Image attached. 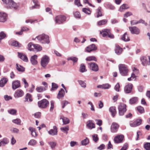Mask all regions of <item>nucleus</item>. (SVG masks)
<instances>
[{
    "mask_svg": "<svg viewBox=\"0 0 150 150\" xmlns=\"http://www.w3.org/2000/svg\"><path fill=\"white\" fill-rule=\"evenodd\" d=\"M128 147V144H127L125 143L124 144L122 148L120 150H126L127 149Z\"/></svg>",
    "mask_w": 150,
    "mask_h": 150,
    "instance_id": "nucleus-62",
    "label": "nucleus"
},
{
    "mask_svg": "<svg viewBox=\"0 0 150 150\" xmlns=\"http://www.w3.org/2000/svg\"><path fill=\"white\" fill-rule=\"evenodd\" d=\"M49 61L50 58L47 55H44L41 59V65L42 67L45 68L49 63Z\"/></svg>",
    "mask_w": 150,
    "mask_h": 150,
    "instance_id": "nucleus-5",
    "label": "nucleus"
},
{
    "mask_svg": "<svg viewBox=\"0 0 150 150\" xmlns=\"http://www.w3.org/2000/svg\"><path fill=\"white\" fill-rule=\"evenodd\" d=\"M120 86L119 83H117L114 87L115 90L117 92L119 91Z\"/></svg>",
    "mask_w": 150,
    "mask_h": 150,
    "instance_id": "nucleus-59",
    "label": "nucleus"
},
{
    "mask_svg": "<svg viewBox=\"0 0 150 150\" xmlns=\"http://www.w3.org/2000/svg\"><path fill=\"white\" fill-rule=\"evenodd\" d=\"M101 8L100 7H99L97 10L96 14L97 18H98L102 16L101 13Z\"/></svg>",
    "mask_w": 150,
    "mask_h": 150,
    "instance_id": "nucleus-33",
    "label": "nucleus"
},
{
    "mask_svg": "<svg viewBox=\"0 0 150 150\" xmlns=\"http://www.w3.org/2000/svg\"><path fill=\"white\" fill-rule=\"evenodd\" d=\"M126 106L125 104H122L119 106L118 109L119 110V114L120 116H122L124 115L126 112L127 109Z\"/></svg>",
    "mask_w": 150,
    "mask_h": 150,
    "instance_id": "nucleus-7",
    "label": "nucleus"
},
{
    "mask_svg": "<svg viewBox=\"0 0 150 150\" xmlns=\"http://www.w3.org/2000/svg\"><path fill=\"white\" fill-rule=\"evenodd\" d=\"M129 8V7L127 4H124L120 6L119 11L120 12H122L128 8Z\"/></svg>",
    "mask_w": 150,
    "mask_h": 150,
    "instance_id": "nucleus-27",
    "label": "nucleus"
},
{
    "mask_svg": "<svg viewBox=\"0 0 150 150\" xmlns=\"http://www.w3.org/2000/svg\"><path fill=\"white\" fill-rule=\"evenodd\" d=\"M48 144L50 145L51 148L52 149L55 148L57 145V143L55 142H48Z\"/></svg>",
    "mask_w": 150,
    "mask_h": 150,
    "instance_id": "nucleus-34",
    "label": "nucleus"
},
{
    "mask_svg": "<svg viewBox=\"0 0 150 150\" xmlns=\"http://www.w3.org/2000/svg\"><path fill=\"white\" fill-rule=\"evenodd\" d=\"M12 45L15 47H21V44L19 43L17 41H13V42Z\"/></svg>",
    "mask_w": 150,
    "mask_h": 150,
    "instance_id": "nucleus-49",
    "label": "nucleus"
},
{
    "mask_svg": "<svg viewBox=\"0 0 150 150\" xmlns=\"http://www.w3.org/2000/svg\"><path fill=\"white\" fill-rule=\"evenodd\" d=\"M9 142L8 140L6 138H4L1 141L2 146L7 144Z\"/></svg>",
    "mask_w": 150,
    "mask_h": 150,
    "instance_id": "nucleus-42",
    "label": "nucleus"
},
{
    "mask_svg": "<svg viewBox=\"0 0 150 150\" xmlns=\"http://www.w3.org/2000/svg\"><path fill=\"white\" fill-rule=\"evenodd\" d=\"M87 71L86 69V67L83 64H81V65L80 67V71L81 72H85Z\"/></svg>",
    "mask_w": 150,
    "mask_h": 150,
    "instance_id": "nucleus-39",
    "label": "nucleus"
},
{
    "mask_svg": "<svg viewBox=\"0 0 150 150\" xmlns=\"http://www.w3.org/2000/svg\"><path fill=\"white\" fill-rule=\"evenodd\" d=\"M7 15L6 13L0 12V22H5L7 19Z\"/></svg>",
    "mask_w": 150,
    "mask_h": 150,
    "instance_id": "nucleus-16",
    "label": "nucleus"
},
{
    "mask_svg": "<svg viewBox=\"0 0 150 150\" xmlns=\"http://www.w3.org/2000/svg\"><path fill=\"white\" fill-rule=\"evenodd\" d=\"M4 6L8 9H18L19 5L15 2L13 0H2Z\"/></svg>",
    "mask_w": 150,
    "mask_h": 150,
    "instance_id": "nucleus-1",
    "label": "nucleus"
},
{
    "mask_svg": "<svg viewBox=\"0 0 150 150\" xmlns=\"http://www.w3.org/2000/svg\"><path fill=\"white\" fill-rule=\"evenodd\" d=\"M39 42L43 44L47 43L50 42L49 38V36L43 34L40 35L36 37Z\"/></svg>",
    "mask_w": 150,
    "mask_h": 150,
    "instance_id": "nucleus-2",
    "label": "nucleus"
},
{
    "mask_svg": "<svg viewBox=\"0 0 150 150\" xmlns=\"http://www.w3.org/2000/svg\"><path fill=\"white\" fill-rule=\"evenodd\" d=\"M119 127V125L117 123L115 122L112 123L111 127V132L113 133L116 132Z\"/></svg>",
    "mask_w": 150,
    "mask_h": 150,
    "instance_id": "nucleus-11",
    "label": "nucleus"
},
{
    "mask_svg": "<svg viewBox=\"0 0 150 150\" xmlns=\"http://www.w3.org/2000/svg\"><path fill=\"white\" fill-rule=\"evenodd\" d=\"M144 147L146 150H150V143L147 142L144 144Z\"/></svg>",
    "mask_w": 150,
    "mask_h": 150,
    "instance_id": "nucleus-48",
    "label": "nucleus"
},
{
    "mask_svg": "<svg viewBox=\"0 0 150 150\" xmlns=\"http://www.w3.org/2000/svg\"><path fill=\"white\" fill-rule=\"evenodd\" d=\"M12 122L15 124H19L21 123V120L19 119H16L13 120Z\"/></svg>",
    "mask_w": 150,
    "mask_h": 150,
    "instance_id": "nucleus-58",
    "label": "nucleus"
},
{
    "mask_svg": "<svg viewBox=\"0 0 150 150\" xmlns=\"http://www.w3.org/2000/svg\"><path fill=\"white\" fill-rule=\"evenodd\" d=\"M25 99V100H24V102H31L33 101V99L31 95L28 93L26 94Z\"/></svg>",
    "mask_w": 150,
    "mask_h": 150,
    "instance_id": "nucleus-26",
    "label": "nucleus"
},
{
    "mask_svg": "<svg viewBox=\"0 0 150 150\" xmlns=\"http://www.w3.org/2000/svg\"><path fill=\"white\" fill-rule=\"evenodd\" d=\"M16 69L17 70L21 72H23L25 71V68L21 65L18 66V64H16Z\"/></svg>",
    "mask_w": 150,
    "mask_h": 150,
    "instance_id": "nucleus-36",
    "label": "nucleus"
},
{
    "mask_svg": "<svg viewBox=\"0 0 150 150\" xmlns=\"http://www.w3.org/2000/svg\"><path fill=\"white\" fill-rule=\"evenodd\" d=\"M87 126L88 128L91 129L93 128H95V124L93 122L92 120H89L87 122Z\"/></svg>",
    "mask_w": 150,
    "mask_h": 150,
    "instance_id": "nucleus-24",
    "label": "nucleus"
},
{
    "mask_svg": "<svg viewBox=\"0 0 150 150\" xmlns=\"http://www.w3.org/2000/svg\"><path fill=\"white\" fill-rule=\"evenodd\" d=\"M48 133L52 135H56L57 134V128L56 126L53 127V129H50L48 132Z\"/></svg>",
    "mask_w": 150,
    "mask_h": 150,
    "instance_id": "nucleus-17",
    "label": "nucleus"
},
{
    "mask_svg": "<svg viewBox=\"0 0 150 150\" xmlns=\"http://www.w3.org/2000/svg\"><path fill=\"white\" fill-rule=\"evenodd\" d=\"M34 45L32 44L31 42L29 43L28 45V49L30 51L34 50Z\"/></svg>",
    "mask_w": 150,
    "mask_h": 150,
    "instance_id": "nucleus-47",
    "label": "nucleus"
},
{
    "mask_svg": "<svg viewBox=\"0 0 150 150\" xmlns=\"http://www.w3.org/2000/svg\"><path fill=\"white\" fill-rule=\"evenodd\" d=\"M89 142V139L87 138H86L81 141V144L82 145L85 146L88 144Z\"/></svg>",
    "mask_w": 150,
    "mask_h": 150,
    "instance_id": "nucleus-46",
    "label": "nucleus"
},
{
    "mask_svg": "<svg viewBox=\"0 0 150 150\" xmlns=\"http://www.w3.org/2000/svg\"><path fill=\"white\" fill-rule=\"evenodd\" d=\"M54 102L53 100H51L50 101L51 107L50 109V111H52L54 108Z\"/></svg>",
    "mask_w": 150,
    "mask_h": 150,
    "instance_id": "nucleus-60",
    "label": "nucleus"
},
{
    "mask_svg": "<svg viewBox=\"0 0 150 150\" xmlns=\"http://www.w3.org/2000/svg\"><path fill=\"white\" fill-rule=\"evenodd\" d=\"M29 130L31 134L32 137H36L37 136L38 134L36 132L35 128L31 127H30L29 128Z\"/></svg>",
    "mask_w": 150,
    "mask_h": 150,
    "instance_id": "nucleus-25",
    "label": "nucleus"
},
{
    "mask_svg": "<svg viewBox=\"0 0 150 150\" xmlns=\"http://www.w3.org/2000/svg\"><path fill=\"white\" fill-rule=\"evenodd\" d=\"M86 60L87 61H96L97 59L96 57H95L94 56H89L86 58Z\"/></svg>",
    "mask_w": 150,
    "mask_h": 150,
    "instance_id": "nucleus-35",
    "label": "nucleus"
},
{
    "mask_svg": "<svg viewBox=\"0 0 150 150\" xmlns=\"http://www.w3.org/2000/svg\"><path fill=\"white\" fill-rule=\"evenodd\" d=\"M21 86L20 82L18 80L13 81L12 83V88L13 89L15 90Z\"/></svg>",
    "mask_w": 150,
    "mask_h": 150,
    "instance_id": "nucleus-15",
    "label": "nucleus"
},
{
    "mask_svg": "<svg viewBox=\"0 0 150 150\" xmlns=\"http://www.w3.org/2000/svg\"><path fill=\"white\" fill-rule=\"evenodd\" d=\"M111 85L108 83H106L103 84L102 85H100L97 86L98 88H100L105 89H109Z\"/></svg>",
    "mask_w": 150,
    "mask_h": 150,
    "instance_id": "nucleus-28",
    "label": "nucleus"
},
{
    "mask_svg": "<svg viewBox=\"0 0 150 150\" xmlns=\"http://www.w3.org/2000/svg\"><path fill=\"white\" fill-rule=\"evenodd\" d=\"M82 11L86 14L89 15L91 13V11L88 8H83L82 9Z\"/></svg>",
    "mask_w": 150,
    "mask_h": 150,
    "instance_id": "nucleus-50",
    "label": "nucleus"
},
{
    "mask_svg": "<svg viewBox=\"0 0 150 150\" xmlns=\"http://www.w3.org/2000/svg\"><path fill=\"white\" fill-rule=\"evenodd\" d=\"M37 143V141L33 139L30 140L28 142V144L31 146H34Z\"/></svg>",
    "mask_w": 150,
    "mask_h": 150,
    "instance_id": "nucleus-43",
    "label": "nucleus"
},
{
    "mask_svg": "<svg viewBox=\"0 0 150 150\" xmlns=\"http://www.w3.org/2000/svg\"><path fill=\"white\" fill-rule=\"evenodd\" d=\"M38 56L36 55H34L31 57L30 58V62L31 64L33 65H35L38 63L37 61Z\"/></svg>",
    "mask_w": 150,
    "mask_h": 150,
    "instance_id": "nucleus-21",
    "label": "nucleus"
},
{
    "mask_svg": "<svg viewBox=\"0 0 150 150\" xmlns=\"http://www.w3.org/2000/svg\"><path fill=\"white\" fill-rule=\"evenodd\" d=\"M8 79H7L5 78H2L0 81V86L1 87H4Z\"/></svg>",
    "mask_w": 150,
    "mask_h": 150,
    "instance_id": "nucleus-29",
    "label": "nucleus"
},
{
    "mask_svg": "<svg viewBox=\"0 0 150 150\" xmlns=\"http://www.w3.org/2000/svg\"><path fill=\"white\" fill-rule=\"evenodd\" d=\"M103 32H106L108 34V37L111 38H114V36L112 34H111L110 32V30L109 29H105L102 30Z\"/></svg>",
    "mask_w": 150,
    "mask_h": 150,
    "instance_id": "nucleus-31",
    "label": "nucleus"
},
{
    "mask_svg": "<svg viewBox=\"0 0 150 150\" xmlns=\"http://www.w3.org/2000/svg\"><path fill=\"white\" fill-rule=\"evenodd\" d=\"M74 3L75 4L78 6H82V5L80 4L79 0H75Z\"/></svg>",
    "mask_w": 150,
    "mask_h": 150,
    "instance_id": "nucleus-63",
    "label": "nucleus"
},
{
    "mask_svg": "<svg viewBox=\"0 0 150 150\" xmlns=\"http://www.w3.org/2000/svg\"><path fill=\"white\" fill-rule=\"evenodd\" d=\"M107 22V20L106 19H104L101 20L98 22V25H101L105 24Z\"/></svg>",
    "mask_w": 150,
    "mask_h": 150,
    "instance_id": "nucleus-38",
    "label": "nucleus"
},
{
    "mask_svg": "<svg viewBox=\"0 0 150 150\" xmlns=\"http://www.w3.org/2000/svg\"><path fill=\"white\" fill-rule=\"evenodd\" d=\"M109 111L111 113L112 116L114 117L117 113L116 107L115 106H112L109 108Z\"/></svg>",
    "mask_w": 150,
    "mask_h": 150,
    "instance_id": "nucleus-20",
    "label": "nucleus"
},
{
    "mask_svg": "<svg viewBox=\"0 0 150 150\" xmlns=\"http://www.w3.org/2000/svg\"><path fill=\"white\" fill-rule=\"evenodd\" d=\"M121 39L125 42H127L130 41V38L128 35L127 33H125L123 35H122Z\"/></svg>",
    "mask_w": 150,
    "mask_h": 150,
    "instance_id": "nucleus-23",
    "label": "nucleus"
},
{
    "mask_svg": "<svg viewBox=\"0 0 150 150\" xmlns=\"http://www.w3.org/2000/svg\"><path fill=\"white\" fill-rule=\"evenodd\" d=\"M34 49L38 51H40L42 50V47L39 45L38 44L34 45L33 46Z\"/></svg>",
    "mask_w": 150,
    "mask_h": 150,
    "instance_id": "nucleus-40",
    "label": "nucleus"
},
{
    "mask_svg": "<svg viewBox=\"0 0 150 150\" xmlns=\"http://www.w3.org/2000/svg\"><path fill=\"white\" fill-rule=\"evenodd\" d=\"M124 136L122 135H119L115 137L114 138V142L116 143H119L122 142L123 140Z\"/></svg>",
    "mask_w": 150,
    "mask_h": 150,
    "instance_id": "nucleus-9",
    "label": "nucleus"
},
{
    "mask_svg": "<svg viewBox=\"0 0 150 150\" xmlns=\"http://www.w3.org/2000/svg\"><path fill=\"white\" fill-rule=\"evenodd\" d=\"M92 137L93 140L95 142H96L98 140V135L97 134H94L93 135Z\"/></svg>",
    "mask_w": 150,
    "mask_h": 150,
    "instance_id": "nucleus-57",
    "label": "nucleus"
},
{
    "mask_svg": "<svg viewBox=\"0 0 150 150\" xmlns=\"http://www.w3.org/2000/svg\"><path fill=\"white\" fill-rule=\"evenodd\" d=\"M136 122L137 126L140 125L142 123V120L141 119H138L135 121Z\"/></svg>",
    "mask_w": 150,
    "mask_h": 150,
    "instance_id": "nucleus-61",
    "label": "nucleus"
},
{
    "mask_svg": "<svg viewBox=\"0 0 150 150\" xmlns=\"http://www.w3.org/2000/svg\"><path fill=\"white\" fill-rule=\"evenodd\" d=\"M6 37V34L3 32L0 33V42H1L2 39H4Z\"/></svg>",
    "mask_w": 150,
    "mask_h": 150,
    "instance_id": "nucleus-53",
    "label": "nucleus"
},
{
    "mask_svg": "<svg viewBox=\"0 0 150 150\" xmlns=\"http://www.w3.org/2000/svg\"><path fill=\"white\" fill-rule=\"evenodd\" d=\"M129 28L132 34L138 35L140 33V30L136 26L129 27Z\"/></svg>",
    "mask_w": 150,
    "mask_h": 150,
    "instance_id": "nucleus-8",
    "label": "nucleus"
},
{
    "mask_svg": "<svg viewBox=\"0 0 150 150\" xmlns=\"http://www.w3.org/2000/svg\"><path fill=\"white\" fill-rule=\"evenodd\" d=\"M8 112L10 114L14 115H15L17 112V110L14 109H11L8 110Z\"/></svg>",
    "mask_w": 150,
    "mask_h": 150,
    "instance_id": "nucleus-54",
    "label": "nucleus"
},
{
    "mask_svg": "<svg viewBox=\"0 0 150 150\" xmlns=\"http://www.w3.org/2000/svg\"><path fill=\"white\" fill-rule=\"evenodd\" d=\"M78 82L79 84L83 88H85L86 87V84L85 82L82 80H78Z\"/></svg>",
    "mask_w": 150,
    "mask_h": 150,
    "instance_id": "nucleus-45",
    "label": "nucleus"
},
{
    "mask_svg": "<svg viewBox=\"0 0 150 150\" xmlns=\"http://www.w3.org/2000/svg\"><path fill=\"white\" fill-rule=\"evenodd\" d=\"M74 17L76 18H81V15L79 12L76 11L74 13Z\"/></svg>",
    "mask_w": 150,
    "mask_h": 150,
    "instance_id": "nucleus-55",
    "label": "nucleus"
},
{
    "mask_svg": "<svg viewBox=\"0 0 150 150\" xmlns=\"http://www.w3.org/2000/svg\"><path fill=\"white\" fill-rule=\"evenodd\" d=\"M133 85L131 83H129L126 85L125 87L124 91L126 93H129L132 91Z\"/></svg>",
    "mask_w": 150,
    "mask_h": 150,
    "instance_id": "nucleus-12",
    "label": "nucleus"
},
{
    "mask_svg": "<svg viewBox=\"0 0 150 150\" xmlns=\"http://www.w3.org/2000/svg\"><path fill=\"white\" fill-rule=\"evenodd\" d=\"M52 87L51 89V91H53L56 90L58 87V86L57 84L54 83H52Z\"/></svg>",
    "mask_w": 150,
    "mask_h": 150,
    "instance_id": "nucleus-44",
    "label": "nucleus"
},
{
    "mask_svg": "<svg viewBox=\"0 0 150 150\" xmlns=\"http://www.w3.org/2000/svg\"><path fill=\"white\" fill-rule=\"evenodd\" d=\"M66 17L63 15H59L56 16L55 18V21L56 23L60 24L66 21Z\"/></svg>",
    "mask_w": 150,
    "mask_h": 150,
    "instance_id": "nucleus-6",
    "label": "nucleus"
},
{
    "mask_svg": "<svg viewBox=\"0 0 150 150\" xmlns=\"http://www.w3.org/2000/svg\"><path fill=\"white\" fill-rule=\"evenodd\" d=\"M97 49L96 46L94 44H92L88 46L86 49V51L88 52H90L96 50Z\"/></svg>",
    "mask_w": 150,
    "mask_h": 150,
    "instance_id": "nucleus-14",
    "label": "nucleus"
},
{
    "mask_svg": "<svg viewBox=\"0 0 150 150\" xmlns=\"http://www.w3.org/2000/svg\"><path fill=\"white\" fill-rule=\"evenodd\" d=\"M137 109L138 111L141 113H142L144 112V108L143 107L139 106L137 107Z\"/></svg>",
    "mask_w": 150,
    "mask_h": 150,
    "instance_id": "nucleus-52",
    "label": "nucleus"
},
{
    "mask_svg": "<svg viewBox=\"0 0 150 150\" xmlns=\"http://www.w3.org/2000/svg\"><path fill=\"white\" fill-rule=\"evenodd\" d=\"M65 94V91L64 89L61 88L57 94V98L59 99L62 98L64 97Z\"/></svg>",
    "mask_w": 150,
    "mask_h": 150,
    "instance_id": "nucleus-19",
    "label": "nucleus"
},
{
    "mask_svg": "<svg viewBox=\"0 0 150 150\" xmlns=\"http://www.w3.org/2000/svg\"><path fill=\"white\" fill-rule=\"evenodd\" d=\"M122 49L118 45H116L115 49V53L117 55H120L121 54L122 52Z\"/></svg>",
    "mask_w": 150,
    "mask_h": 150,
    "instance_id": "nucleus-22",
    "label": "nucleus"
},
{
    "mask_svg": "<svg viewBox=\"0 0 150 150\" xmlns=\"http://www.w3.org/2000/svg\"><path fill=\"white\" fill-rule=\"evenodd\" d=\"M61 130L64 133H66V134L68 133V131L69 130L68 126H66L65 127H62L61 128Z\"/></svg>",
    "mask_w": 150,
    "mask_h": 150,
    "instance_id": "nucleus-41",
    "label": "nucleus"
},
{
    "mask_svg": "<svg viewBox=\"0 0 150 150\" xmlns=\"http://www.w3.org/2000/svg\"><path fill=\"white\" fill-rule=\"evenodd\" d=\"M96 122V124L99 126H100L102 124V121L100 120H95Z\"/></svg>",
    "mask_w": 150,
    "mask_h": 150,
    "instance_id": "nucleus-64",
    "label": "nucleus"
},
{
    "mask_svg": "<svg viewBox=\"0 0 150 150\" xmlns=\"http://www.w3.org/2000/svg\"><path fill=\"white\" fill-rule=\"evenodd\" d=\"M32 1L35 4V5L31 8V9H33L34 8H37L39 7L40 5L38 4V0H32Z\"/></svg>",
    "mask_w": 150,
    "mask_h": 150,
    "instance_id": "nucleus-32",
    "label": "nucleus"
},
{
    "mask_svg": "<svg viewBox=\"0 0 150 150\" xmlns=\"http://www.w3.org/2000/svg\"><path fill=\"white\" fill-rule=\"evenodd\" d=\"M68 60H71L74 62H76L77 61L78 59L77 58L75 57H71L68 58L67 59Z\"/></svg>",
    "mask_w": 150,
    "mask_h": 150,
    "instance_id": "nucleus-56",
    "label": "nucleus"
},
{
    "mask_svg": "<svg viewBox=\"0 0 150 150\" xmlns=\"http://www.w3.org/2000/svg\"><path fill=\"white\" fill-rule=\"evenodd\" d=\"M138 100L137 97H134L131 99L129 100V103L131 104L135 103Z\"/></svg>",
    "mask_w": 150,
    "mask_h": 150,
    "instance_id": "nucleus-37",
    "label": "nucleus"
},
{
    "mask_svg": "<svg viewBox=\"0 0 150 150\" xmlns=\"http://www.w3.org/2000/svg\"><path fill=\"white\" fill-rule=\"evenodd\" d=\"M49 104V101L46 99H43L38 102V107L42 108H47Z\"/></svg>",
    "mask_w": 150,
    "mask_h": 150,
    "instance_id": "nucleus-4",
    "label": "nucleus"
},
{
    "mask_svg": "<svg viewBox=\"0 0 150 150\" xmlns=\"http://www.w3.org/2000/svg\"><path fill=\"white\" fill-rule=\"evenodd\" d=\"M24 94V92L21 89L16 90L14 94V96L15 98H19L22 97Z\"/></svg>",
    "mask_w": 150,
    "mask_h": 150,
    "instance_id": "nucleus-10",
    "label": "nucleus"
},
{
    "mask_svg": "<svg viewBox=\"0 0 150 150\" xmlns=\"http://www.w3.org/2000/svg\"><path fill=\"white\" fill-rule=\"evenodd\" d=\"M36 90L38 92H41L43 91H45V88L43 87L40 86L37 87Z\"/></svg>",
    "mask_w": 150,
    "mask_h": 150,
    "instance_id": "nucleus-51",
    "label": "nucleus"
},
{
    "mask_svg": "<svg viewBox=\"0 0 150 150\" xmlns=\"http://www.w3.org/2000/svg\"><path fill=\"white\" fill-rule=\"evenodd\" d=\"M119 69L120 74L122 76L128 75V69L127 66L124 64H120L119 65Z\"/></svg>",
    "mask_w": 150,
    "mask_h": 150,
    "instance_id": "nucleus-3",
    "label": "nucleus"
},
{
    "mask_svg": "<svg viewBox=\"0 0 150 150\" xmlns=\"http://www.w3.org/2000/svg\"><path fill=\"white\" fill-rule=\"evenodd\" d=\"M89 65L90 69L95 71H97L98 70V65L95 63H89Z\"/></svg>",
    "mask_w": 150,
    "mask_h": 150,
    "instance_id": "nucleus-13",
    "label": "nucleus"
},
{
    "mask_svg": "<svg viewBox=\"0 0 150 150\" xmlns=\"http://www.w3.org/2000/svg\"><path fill=\"white\" fill-rule=\"evenodd\" d=\"M60 120H62L63 124L65 125L69 124V120L68 118H67L66 117H61L60 118Z\"/></svg>",
    "mask_w": 150,
    "mask_h": 150,
    "instance_id": "nucleus-30",
    "label": "nucleus"
},
{
    "mask_svg": "<svg viewBox=\"0 0 150 150\" xmlns=\"http://www.w3.org/2000/svg\"><path fill=\"white\" fill-rule=\"evenodd\" d=\"M18 57L22 60L25 62H27L28 59L26 56L25 54L18 52Z\"/></svg>",
    "mask_w": 150,
    "mask_h": 150,
    "instance_id": "nucleus-18",
    "label": "nucleus"
}]
</instances>
